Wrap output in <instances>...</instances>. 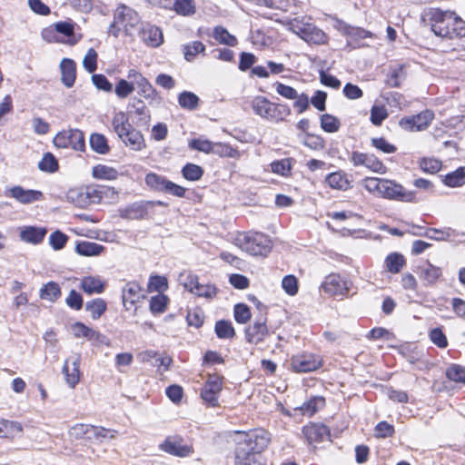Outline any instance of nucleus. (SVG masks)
Instances as JSON below:
<instances>
[{"instance_id":"0eeeda50","label":"nucleus","mask_w":465,"mask_h":465,"mask_svg":"<svg viewBox=\"0 0 465 465\" xmlns=\"http://www.w3.org/2000/svg\"><path fill=\"white\" fill-rule=\"evenodd\" d=\"M57 148H72L74 151L84 152L85 140L84 133L79 129H69L59 132L53 140Z\"/></svg>"},{"instance_id":"4d7b16f0","label":"nucleus","mask_w":465,"mask_h":465,"mask_svg":"<svg viewBox=\"0 0 465 465\" xmlns=\"http://www.w3.org/2000/svg\"><path fill=\"white\" fill-rule=\"evenodd\" d=\"M272 172L282 176L290 174L292 170L291 159L285 158L278 161H274L271 163Z\"/></svg>"},{"instance_id":"5701e85b","label":"nucleus","mask_w":465,"mask_h":465,"mask_svg":"<svg viewBox=\"0 0 465 465\" xmlns=\"http://www.w3.org/2000/svg\"><path fill=\"white\" fill-rule=\"evenodd\" d=\"M119 139L125 146L134 151H141L145 147V142L143 134L134 127H131L122 137H119Z\"/></svg>"},{"instance_id":"c03bdc74","label":"nucleus","mask_w":465,"mask_h":465,"mask_svg":"<svg viewBox=\"0 0 465 465\" xmlns=\"http://www.w3.org/2000/svg\"><path fill=\"white\" fill-rule=\"evenodd\" d=\"M444 183L450 187L461 186L465 183V167H460L444 178Z\"/></svg>"},{"instance_id":"9b49d317","label":"nucleus","mask_w":465,"mask_h":465,"mask_svg":"<svg viewBox=\"0 0 465 465\" xmlns=\"http://www.w3.org/2000/svg\"><path fill=\"white\" fill-rule=\"evenodd\" d=\"M350 159L356 167L364 166L370 171L380 174H384L387 172V167L384 163L372 153L352 152Z\"/></svg>"},{"instance_id":"a19ab883","label":"nucleus","mask_w":465,"mask_h":465,"mask_svg":"<svg viewBox=\"0 0 465 465\" xmlns=\"http://www.w3.org/2000/svg\"><path fill=\"white\" fill-rule=\"evenodd\" d=\"M405 265L404 257L397 252L389 254L385 259V266L391 273H398Z\"/></svg>"},{"instance_id":"a18cd8bd","label":"nucleus","mask_w":465,"mask_h":465,"mask_svg":"<svg viewBox=\"0 0 465 465\" xmlns=\"http://www.w3.org/2000/svg\"><path fill=\"white\" fill-rule=\"evenodd\" d=\"M93 176L97 179L115 180L118 172L113 167L98 164L93 168Z\"/></svg>"},{"instance_id":"dca6fc26","label":"nucleus","mask_w":465,"mask_h":465,"mask_svg":"<svg viewBox=\"0 0 465 465\" xmlns=\"http://www.w3.org/2000/svg\"><path fill=\"white\" fill-rule=\"evenodd\" d=\"M159 448L161 450L177 457H187L193 452L192 448L184 444L183 440L178 436L167 437Z\"/></svg>"},{"instance_id":"a878e982","label":"nucleus","mask_w":465,"mask_h":465,"mask_svg":"<svg viewBox=\"0 0 465 465\" xmlns=\"http://www.w3.org/2000/svg\"><path fill=\"white\" fill-rule=\"evenodd\" d=\"M170 11L181 16H193L196 14L195 0H173Z\"/></svg>"},{"instance_id":"7ed1b4c3","label":"nucleus","mask_w":465,"mask_h":465,"mask_svg":"<svg viewBox=\"0 0 465 465\" xmlns=\"http://www.w3.org/2000/svg\"><path fill=\"white\" fill-rule=\"evenodd\" d=\"M140 24L138 14L125 5H120L114 11V21L108 28V33L117 38L122 31L126 35H132V30Z\"/></svg>"},{"instance_id":"8fccbe9b","label":"nucleus","mask_w":465,"mask_h":465,"mask_svg":"<svg viewBox=\"0 0 465 465\" xmlns=\"http://www.w3.org/2000/svg\"><path fill=\"white\" fill-rule=\"evenodd\" d=\"M74 335L77 338L84 337L90 341L97 340L99 337V332L96 331L87 327L82 322H76L73 325Z\"/></svg>"},{"instance_id":"37998d69","label":"nucleus","mask_w":465,"mask_h":465,"mask_svg":"<svg viewBox=\"0 0 465 465\" xmlns=\"http://www.w3.org/2000/svg\"><path fill=\"white\" fill-rule=\"evenodd\" d=\"M213 38L220 44L226 45L229 46H234L237 44V39L234 35H231L223 26H216L213 34Z\"/></svg>"},{"instance_id":"680f3d73","label":"nucleus","mask_w":465,"mask_h":465,"mask_svg":"<svg viewBox=\"0 0 465 465\" xmlns=\"http://www.w3.org/2000/svg\"><path fill=\"white\" fill-rule=\"evenodd\" d=\"M152 360H154L152 363L155 366L161 367L164 366L165 369L168 368L170 365L172 360L168 357H161L156 352L153 351H148L143 352V361H151Z\"/></svg>"},{"instance_id":"bb28decb","label":"nucleus","mask_w":465,"mask_h":465,"mask_svg":"<svg viewBox=\"0 0 465 465\" xmlns=\"http://www.w3.org/2000/svg\"><path fill=\"white\" fill-rule=\"evenodd\" d=\"M325 182L331 188L335 190L346 191L351 187L347 174L341 171L329 173L325 178Z\"/></svg>"},{"instance_id":"c85d7f7f","label":"nucleus","mask_w":465,"mask_h":465,"mask_svg":"<svg viewBox=\"0 0 465 465\" xmlns=\"http://www.w3.org/2000/svg\"><path fill=\"white\" fill-rule=\"evenodd\" d=\"M235 465H265L261 460V456L250 451H245L242 446L235 449Z\"/></svg>"},{"instance_id":"6ab92c4d","label":"nucleus","mask_w":465,"mask_h":465,"mask_svg":"<svg viewBox=\"0 0 465 465\" xmlns=\"http://www.w3.org/2000/svg\"><path fill=\"white\" fill-rule=\"evenodd\" d=\"M302 433L309 444L319 443L330 438V430L321 423H310L304 426Z\"/></svg>"},{"instance_id":"c9c22d12","label":"nucleus","mask_w":465,"mask_h":465,"mask_svg":"<svg viewBox=\"0 0 465 465\" xmlns=\"http://www.w3.org/2000/svg\"><path fill=\"white\" fill-rule=\"evenodd\" d=\"M89 143L92 150L99 154H107L110 152L108 140L102 134H92L90 136Z\"/></svg>"},{"instance_id":"4c0bfd02","label":"nucleus","mask_w":465,"mask_h":465,"mask_svg":"<svg viewBox=\"0 0 465 465\" xmlns=\"http://www.w3.org/2000/svg\"><path fill=\"white\" fill-rule=\"evenodd\" d=\"M205 51V45L201 41H193L183 46L184 59L193 62L199 54Z\"/></svg>"},{"instance_id":"aec40b11","label":"nucleus","mask_w":465,"mask_h":465,"mask_svg":"<svg viewBox=\"0 0 465 465\" xmlns=\"http://www.w3.org/2000/svg\"><path fill=\"white\" fill-rule=\"evenodd\" d=\"M46 233L47 229L45 227L23 226L19 228V239L33 245L41 243Z\"/></svg>"},{"instance_id":"6e6552de","label":"nucleus","mask_w":465,"mask_h":465,"mask_svg":"<svg viewBox=\"0 0 465 465\" xmlns=\"http://www.w3.org/2000/svg\"><path fill=\"white\" fill-rule=\"evenodd\" d=\"M380 197L405 203L417 202L416 193L414 191H408L401 184L389 179L383 180Z\"/></svg>"},{"instance_id":"09e8293b","label":"nucleus","mask_w":465,"mask_h":465,"mask_svg":"<svg viewBox=\"0 0 465 465\" xmlns=\"http://www.w3.org/2000/svg\"><path fill=\"white\" fill-rule=\"evenodd\" d=\"M321 127L326 133H335L339 131L341 122L336 116L325 114L321 116Z\"/></svg>"},{"instance_id":"4be33fe9","label":"nucleus","mask_w":465,"mask_h":465,"mask_svg":"<svg viewBox=\"0 0 465 465\" xmlns=\"http://www.w3.org/2000/svg\"><path fill=\"white\" fill-rule=\"evenodd\" d=\"M80 360L79 355L68 358L63 366V373L65 376L66 383L71 388H74L80 380Z\"/></svg>"},{"instance_id":"473e14b6","label":"nucleus","mask_w":465,"mask_h":465,"mask_svg":"<svg viewBox=\"0 0 465 465\" xmlns=\"http://www.w3.org/2000/svg\"><path fill=\"white\" fill-rule=\"evenodd\" d=\"M421 235L434 241L446 242L451 237L457 236V233L455 230L450 227L444 229L428 228L426 232Z\"/></svg>"},{"instance_id":"1a4fd4ad","label":"nucleus","mask_w":465,"mask_h":465,"mask_svg":"<svg viewBox=\"0 0 465 465\" xmlns=\"http://www.w3.org/2000/svg\"><path fill=\"white\" fill-rule=\"evenodd\" d=\"M322 360L313 353H301L293 355L291 359V368L294 372H310L321 368Z\"/></svg>"},{"instance_id":"f8f14e48","label":"nucleus","mask_w":465,"mask_h":465,"mask_svg":"<svg viewBox=\"0 0 465 465\" xmlns=\"http://www.w3.org/2000/svg\"><path fill=\"white\" fill-rule=\"evenodd\" d=\"M222 389V378L218 375H210L202 389L201 397L209 407H216Z\"/></svg>"},{"instance_id":"e433bc0d","label":"nucleus","mask_w":465,"mask_h":465,"mask_svg":"<svg viewBox=\"0 0 465 465\" xmlns=\"http://www.w3.org/2000/svg\"><path fill=\"white\" fill-rule=\"evenodd\" d=\"M39 296L42 300L55 302L61 296L59 284L55 282H47L40 289Z\"/></svg>"},{"instance_id":"20e7f679","label":"nucleus","mask_w":465,"mask_h":465,"mask_svg":"<svg viewBox=\"0 0 465 465\" xmlns=\"http://www.w3.org/2000/svg\"><path fill=\"white\" fill-rule=\"evenodd\" d=\"M251 105L255 114L273 123H280L291 114L288 105L272 103L263 96L254 97Z\"/></svg>"},{"instance_id":"de8ad7c7","label":"nucleus","mask_w":465,"mask_h":465,"mask_svg":"<svg viewBox=\"0 0 465 465\" xmlns=\"http://www.w3.org/2000/svg\"><path fill=\"white\" fill-rule=\"evenodd\" d=\"M325 401L322 397H315L304 402L299 409L303 415L312 416L320 408L324 406Z\"/></svg>"},{"instance_id":"f03ea898","label":"nucleus","mask_w":465,"mask_h":465,"mask_svg":"<svg viewBox=\"0 0 465 465\" xmlns=\"http://www.w3.org/2000/svg\"><path fill=\"white\" fill-rule=\"evenodd\" d=\"M234 244L253 256H265L272 249L270 238L262 232H240L234 239Z\"/></svg>"},{"instance_id":"423d86ee","label":"nucleus","mask_w":465,"mask_h":465,"mask_svg":"<svg viewBox=\"0 0 465 465\" xmlns=\"http://www.w3.org/2000/svg\"><path fill=\"white\" fill-rule=\"evenodd\" d=\"M289 29L308 43L322 45L326 43L327 35L314 25L294 18L288 22Z\"/></svg>"},{"instance_id":"13d9d810","label":"nucleus","mask_w":465,"mask_h":465,"mask_svg":"<svg viewBox=\"0 0 465 465\" xmlns=\"http://www.w3.org/2000/svg\"><path fill=\"white\" fill-rule=\"evenodd\" d=\"M183 175L186 180L198 181L203 176L202 167L193 163H187L182 170Z\"/></svg>"},{"instance_id":"4468645a","label":"nucleus","mask_w":465,"mask_h":465,"mask_svg":"<svg viewBox=\"0 0 465 465\" xmlns=\"http://www.w3.org/2000/svg\"><path fill=\"white\" fill-rule=\"evenodd\" d=\"M434 118V114L430 110H425L416 115L402 118L400 125L408 131L417 132L426 129Z\"/></svg>"},{"instance_id":"7c9ffc66","label":"nucleus","mask_w":465,"mask_h":465,"mask_svg":"<svg viewBox=\"0 0 465 465\" xmlns=\"http://www.w3.org/2000/svg\"><path fill=\"white\" fill-rule=\"evenodd\" d=\"M112 126L114 132L117 134L118 137H122L125 132L133 127L129 123L127 115L124 112H117L114 114L112 119Z\"/></svg>"},{"instance_id":"f3484780","label":"nucleus","mask_w":465,"mask_h":465,"mask_svg":"<svg viewBox=\"0 0 465 465\" xmlns=\"http://www.w3.org/2000/svg\"><path fill=\"white\" fill-rule=\"evenodd\" d=\"M85 194L86 206L94 203H100L104 199L110 198L116 194L114 188L104 185H90L84 187Z\"/></svg>"},{"instance_id":"69168bd1","label":"nucleus","mask_w":465,"mask_h":465,"mask_svg":"<svg viewBox=\"0 0 465 465\" xmlns=\"http://www.w3.org/2000/svg\"><path fill=\"white\" fill-rule=\"evenodd\" d=\"M139 94L149 100L150 103L159 104L161 102V98L157 93V91L153 88V86L148 82L143 87H139Z\"/></svg>"},{"instance_id":"864d4df0","label":"nucleus","mask_w":465,"mask_h":465,"mask_svg":"<svg viewBox=\"0 0 465 465\" xmlns=\"http://www.w3.org/2000/svg\"><path fill=\"white\" fill-rule=\"evenodd\" d=\"M38 168L43 172L54 173L58 170V162L51 153H46L38 163Z\"/></svg>"},{"instance_id":"774afa93","label":"nucleus","mask_w":465,"mask_h":465,"mask_svg":"<svg viewBox=\"0 0 465 465\" xmlns=\"http://www.w3.org/2000/svg\"><path fill=\"white\" fill-rule=\"evenodd\" d=\"M420 167L425 173H435L440 170L441 163L434 158H422Z\"/></svg>"},{"instance_id":"39448f33","label":"nucleus","mask_w":465,"mask_h":465,"mask_svg":"<svg viewBox=\"0 0 465 465\" xmlns=\"http://www.w3.org/2000/svg\"><path fill=\"white\" fill-rule=\"evenodd\" d=\"M239 438L237 440L236 448H242L245 451L260 455L270 443V433L263 429H255L249 432H237Z\"/></svg>"},{"instance_id":"2eb2a0df","label":"nucleus","mask_w":465,"mask_h":465,"mask_svg":"<svg viewBox=\"0 0 465 465\" xmlns=\"http://www.w3.org/2000/svg\"><path fill=\"white\" fill-rule=\"evenodd\" d=\"M5 195L14 198L22 204H30L43 199L44 194L41 191L33 189H25L20 185L10 187L6 190Z\"/></svg>"},{"instance_id":"bf43d9fd","label":"nucleus","mask_w":465,"mask_h":465,"mask_svg":"<svg viewBox=\"0 0 465 465\" xmlns=\"http://www.w3.org/2000/svg\"><path fill=\"white\" fill-rule=\"evenodd\" d=\"M447 377L455 382L465 383V367L452 364L446 371Z\"/></svg>"},{"instance_id":"9d476101","label":"nucleus","mask_w":465,"mask_h":465,"mask_svg":"<svg viewBox=\"0 0 465 465\" xmlns=\"http://www.w3.org/2000/svg\"><path fill=\"white\" fill-rule=\"evenodd\" d=\"M321 289L332 297H344L350 290V282L336 273L326 276L321 284Z\"/></svg>"},{"instance_id":"72a5a7b5","label":"nucleus","mask_w":465,"mask_h":465,"mask_svg":"<svg viewBox=\"0 0 465 465\" xmlns=\"http://www.w3.org/2000/svg\"><path fill=\"white\" fill-rule=\"evenodd\" d=\"M420 277L429 284H433L441 276V269L438 266L427 262L420 268Z\"/></svg>"},{"instance_id":"3c124183","label":"nucleus","mask_w":465,"mask_h":465,"mask_svg":"<svg viewBox=\"0 0 465 465\" xmlns=\"http://www.w3.org/2000/svg\"><path fill=\"white\" fill-rule=\"evenodd\" d=\"M84 196V187L72 188L66 193L67 201L81 208L86 207V200Z\"/></svg>"},{"instance_id":"49530a36","label":"nucleus","mask_w":465,"mask_h":465,"mask_svg":"<svg viewBox=\"0 0 465 465\" xmlns=\"http://www.w3.org/2000/svg\"><path fill=\"white\" fill-rule=\"evenodd\" d=\"M178 103L182 108L194 110L198 106L199 98L193 93L184 91L179 94Z\"/></svg>"},{"instance_id":"e2e57ef3","label":"nucleus","mask_w":465,"mask_h":465,"mask_svg":"<svg viewBox=\"0 0 465 465\" xmlns=\"http://www.w3.org/2000/svg\"><path fill=\"white\" fill-rule=\"evenodd\" d=\"M135 87L133 84L129 83L127 80L120 79L115 85L114 93L120 99H125L128 97L134 91Z\"/></svg>"},{"instance_id":"ea45409f","label":"nucleus","mask_w":465,"mask_h":465,"mask_svg":"<svg viewBox=\"0 0 465 465\" xmlns=\"http://www.w3.org/2000/svg\"><path fill=\"white\" fill-rule=\"evenodd\" d=\"M106 302L101 299L96 298L85 303V310L91 313L94 320L99 319L106 311Z\"/></svg>"},{"instance_id":"ddd939ff","label":"nucleus","mask_w":465,"mask_h":465,"mask_svg":"<svg viewBox=\"0 0 465 465\" xmlns=\"http://www.w3.org/2000/svg\"><path fill=\"white\" fill-rule=\"evenodd\" d=\"M267 319L263 314L257 317L253 323L245 330V338L247 342L252 344H259L262 342L269 335L267 327Z\"/></svg>"},{"instance_id":"052dcab7","label":"nucleus","mask_w":465,"mask_h":465,"mask_svg":"<svg viewBox=\"0 0 465 465\" xmlns=\"http://www.w3.org/2000/svg\"><path fill=\"white\" fill-rule=\"evenodd\" d=\"M67 241L68 236L59 230L52 232L49 236V244L55 251L63 249Z\"/></svg>"},{"instance_id":"603ef678","label":"nucleus","mask_w":465,"mask_h":465,"mask_svg":"<svg viewBox=\"0 0 465 465\" xmlns=\"http://www.w3.org/2000/svg\"><path fill=\"white\" fill-rule=\"evenodd\" d=\"M383 180L384 178L366 177L361 181V184L370 193L380 196Z\"/></svg>"},{"instance_id":"412c9836","label":"nucleus","mask_w":465,"mask_h":465,"mask_svg":"<svg viewBox=\"0 0 465 465\" xmlns=\"http://www.w3.org/2000/svg\"><path fill=\"white\" fill-rule=\"evenodd\" d=\"M142 288L136 282H127L122 291V300L124 308L129 311L143 298Z\"/></svg>"},{"instance_id":"0e129e2a","label":"nucleus","mask_w":465,"mask_h":465,"mask_svg":"<svg viewBox=\"0 0 465 465\" xmlns=\"http://www.w3.org/2000/svg\"><path fill=\"white\" fill-rule=\"evenodd\" d=\"M388 117L387 110L382 105H373L371 109V122L380 126L381 123Z\"/></svg>"},{"instance_id":"393cba45","label":"nucleus","mask_w":465,"mask_h":465,"mask_svg":"<svg viewBox=\"0 0 465 465\" xmlns=\"http://www.w3.org/2000/svg\"><path fill=\"white\" fill-rule=\"evenodd\" d=\"M141 37L143 43L152 47H157L163 43V33L157 26L147 25L143 27Z\"/></svg>"},{"instance_id":"5fc2aeb1","label":"nucleus","mask_w":465,"mask_h":465,"mask_svg":"<svg viewBox=\"0 0 465 465\" xmlns=\"http://www.w3.org/2000/svg\"><path fill=\"white\" fill-rule=\"evenodd\" d=\"M233 315L235 321L241 324L247 323L252 317L250 308L244 303H238L234 306Z\"/></svg>"},{"instance_id":"58836bf2","label":"nucleus","mask_w":465,"mask_h":465,"mask_svg":"<svg viewBox=\"0 0 465 465\" xmlns=\"http://www.w3.org/2000/svg\"><path fill=\"white\" fill-rule=\"evenodd\" d=\"M169 180L154 173H150L145 176V183L152 190L162 192L165 191Z\"/></svg>"},{"instance_id":"cd10ccee","label":"nucleus","mask_w":465,"mask_h":465,"mask_svg":"<svg viewBox=\"0 0 465 465\" xmlns=\"http://www.w3.org/2000/svg\"><path fill=\"white\" fill-rule=\"evenodd\" d=\"M105 283L99 276H86L82 279L81 288L87 294L102 293Z\"/></svg>"},{"instance_id":"338daca9","label":"nucleus","mask_w":465,"mask_h":465,"mask_svg":"<svg viewBox=\"0 0 465 465\" xmlns=\"http://www.w3.org/2000/svg\"><path fill=\"white\" fill-rule=\"evenodd\" d=\"M282 287L291 296L298 292V280L294 275H286L282 281Z\"/></svg>"},{"instance_id":"c756f323","label":"nucleus","mask_w":465,"mask_h":465,"mask_svg":"<svg viewBox=\"0 0 465 465\" xmlns=\"http://www.w3.org/2000/svg\"><path fill=\"white\" fill-rule=\"evenodd\" d=\"M94 426L89 424L78 423L72 426L68 430V435L72 440H92Z\"/></svg>"},{"instance_id":"2f4dec72","label":"nucleus","mask_w":465,"mask_h":465,"mask_svg":"<svg viewBox=\"0 0 465 465\" xmlns=\"http://www.w3.org/2000/svg\"><path fill=\"white\" fill-rule=\"evenodd\" d=\"M112 126L114 132L117 134L118 137H122L125 132L133 127L129 123L127 115L124 112H117L114 114L112 119Z\"/></svg>"},{"instance_id":"6e6d98bb","label":"nucleus","mask_w":465,"mask_h":465,"mask_svg":"<svg viewBox=\"0 0 465 465\" xmlns=\"http://www.w3.org/2000/svg\"><path fill=\"white\" fill-rule=\"evenodd\" d=\"M168 298L163 294L153 296L150 300V310L153 313H163L167 307Z\"/></svg>"},{"instance_id":"b1692460","label":"nucleus","mask_w":465,"mask_h":465,"mask_svg":"<svg viewBox=\"0 0 465 465\" xmlns=\"http://www.w3.org/2000/svg\"><path fill=\"white\" fill-rule=\"evenodd\" d=\"M62 83L66 87H72L75 82L76 64L72 59L64 58L60 63Z\"/></svg>"},{"instance_id":"a211bd4d","label":"nucleus","mask_w":465,"mask_h":465,"mask_svg":"<svg viewBox=\"0 0 465 465\" xmlns=\"http://www.w3.org/2000/svg\"><path fill=\"white\" fill-rule=\"evenodd\" d=\"M153 207V203H134L129 206L120 209V217L125 220H142L147 217L148 210Z\"/></svg>"},{"instance_id":"f704fd0d","label":"nucleus","mask_w":465,"mask_h":465,"mask_svg":"<svg viewBox=\"0 0 465 465\" xmlns=\"http://www.w3.org/2000/svg\"><path fill=\"white\" fill-rule=\"evenodd\" d=\"M104 249L103 245L87 241L80 242L75 246L76 252L82 256H97Z\"/></svg>"},{"instance_id":"79ce46f5","label":"nucleus","mask_w":465,"mask_h":465,"mask_svg":"<svg viewBox=\"0 0 465 465\" xmlns=\"http://www.w3.org/2000/svg\"><path fill=\"white\" fill-rule=\"evenodd\" d=\"M214 331L220 339H232L235 336V331L229 321L220 320L216 322Z\"/></svg>"},{"instance_id":"f257e3e1","label":"nucleus","mask_w":465,"mask_h":465,"mask_svg":"<svg viewBox=\"0 0 465 465\" xmlns=\"http://www.w3.org/2000/svg\"><path fill=\"white\" fill-rule=\"evenodd\" d=\"M422 19L439 37L460 39L465 36V21L453 11L430 8Z\"/></svg>"}]
</instances>
